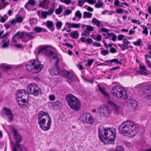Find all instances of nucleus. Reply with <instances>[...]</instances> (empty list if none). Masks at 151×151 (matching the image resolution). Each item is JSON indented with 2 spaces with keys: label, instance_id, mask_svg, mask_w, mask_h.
Masks as SVG:
<instances>
[{
  "label": "nucleus",
  "instance_id": "1",
  "mask_svg": "<svg viewBox=\"0 0 151 151\" xmlns=\"http://www.w3.org/2000/svg\"><path fill=\"white\" fill-rule=\"evenodd\" d=\"M52 47L49 45L45 46H40L38 49V52L47 56L52 57L55 60L54 64L55 66L53 67L49 70L51 75H58L60 72L59 68L58 67L59 60L57 57V54L51 50Z\"/></svg>",
  "mask_w": 151,
  "mask_h": 151
},
{
  "label": "nucleus",
  "instance_id": "2",
  "mask_svg": "<svg viewBox=\"0 0 151 151\" xmlns=\"http://www.w3.org/2000/svg\"><path fill=\"white\" fill-rule=\"evenodd\" d=\"M98 135L104 144H111L113 142V129L112 128H104L100 126L98 128Z\"/></svg>",
  "mask_w": 151,
  "mask_h": 151
},
{
  "label": "nucleus",
  "instance_id": "3",
  "mask_svg": "<svg viewBox=\"0 0 151 151\" xmlns=\"http://www.w3.org/2000/svg\"><path fill=\"white\" fill-rule=\"evenodd\" d=\"M38 122L41 129L46 131L50 128L52 121L47 113L40 111L38 114Z\"/></svg>",
  "mask_w": 151,
  "mask_h": 151
},
{
  "label": "nucleus",
  "instance_id": "4",
  "mask_svg": "<svg viewBox=\"0 0 151 151\" xmlns=\"http://www.w3.org/2000/svg\"><path fill=\"white\" fill-rule=\"evenodd\" d=\"M43 67V65L41 64L38 59L31 60L26 64V69L33 73L39 72Z\"/></svg>",
  "mask_w": 151,
  "mask_h": 151
},
{
  "label": "nucleus",
  "instance_id": "5",
  "mask_svg": "<svg viewBox=\"0 0 151 151\" xmlns=\"http://www.w3.org/2000/svg\"><path fill=\"white\" fill-rule=\"evenodd\" d=\"M12 130L13 134L14 136L17 143L13 148V151H27L26 148L23 146L20 145L18 143L22 140V137L19 134L17 130L12 127Z\"/></svg>",
  "mask_w": 151,
  "mask_h": 151
},
{
  "label": "nucleus",
  "instance_id": "6",
  "mask_svg": "<svg viewBox=\"0 0 151 151\" xmlns=\"http://www.w3.org/2000/svg\"><path fill=\"white\" fill-rule=\"evenodd\" d=\"M138 128V125L134 122L131 121H126L122 122L119 126V129L120 132H124L125 133L130 129Z\"/></svg>",
  "mask_w": 151,
  "mask_h": 151
},
{
  "label": "nucleus",
  "instance_id": "7",
  "mask_svg": "<svg viewBox=\"0 0 151 151\" xmlns=\"http://www.w3.org/2000/svg\"><path fill=\"white\" fill-rule=\"evenodd\" d=\"M114 96L119 99L122 98L126 99L128 97L126 90L118 85L114 86Z\"/></svg>",
  "mask_w": 151,
  "mask_h": 151
},
{
  "label": "nucleus",
  "instance_id": "8",
  "mask_svg": "<svg viewBox=\"0 0 151 151\" xmlns=\"http://www.w3.org/2000/svg\"><path fill=\"white\" fill-rule=\"evenodd\" d=\"M27 93L26 91L23 90H19L16 93V98L18 104L22 108L25 106L23 103L26 102L27 100L25 97V96H27Z\"/></svg>",
  "mask_w": 151,
  "mask_h": 151
},
{
  "label": "nucleus",
  "instance_id": "9",
  "mask_svg": "<svg viewBox=\"0 0 151 151\" xmlns=\"http://www.w3.org/2000/svg\"><path fill=\"white\" fill-rule=\"evenodd\" d=\"M40 89L34 83L29 84L27 87V94L29 93L35 96H37L40 92Z\"/></svg>",
  "mask_w": 151,
  "mask_h": 151
},
{
  "label": "nucleus",
  "instance_id": "10",
  "mask_svg": "<svg viewBox=\"0 0 151 151\" xmlns=\"http://www.w3.org/2000/svg\"><path fill=\"white\" fill-rule=\"evenodd\" d=\"M63 74L64 77L70 81L76 82L78 81V78L76 75L73 74L68 71L65 70L63 72Z\"/></svg>",
  "mask_w": 151,
  "mask_h": 151
},
{
  "label": "nucleus",
  "instance_id": "11",
  "mask_svg": "<svg viewBox=\"0 0 151 151\" xmlns=\"http://www.w3.org/2000/svg\"><path fill=\"white\" fill-rule=\"evenodd\" d=\"M81 120L84 123L92 124L93 123V120L92 116L87 113H84L80 117Z\"/></svg>",
  "mask_w": 151,
  "mask_h": 151
},
{
  "label": "nucleus",
  "instance_id": "12",
  "mask_svg": "<svg viewBox=\"0 0 151 151\" xmlns=\"http://www.w3.org/2000/svg\"><path fill=\"white\" fill-rule=\"evenodd\" d=\"M65 99L68 102V105L70 106H73V104L76 102V104L77 103L76 100L78 99L72 94L70 93L67 94L65 97Z\"/></svg>",
  "mask_w": 151,
  "mask_h": 151
},
{
  "label": "nucleus",
  "instance_id": "13",
  "mask_svg": "<svg viewBox=\"0 0 151 151\" xmlns=\"http://www.w3.org/2000/svg\"><path fill=\"white\" fill-rule=\"evenodd\" d=\"M98 111L104 116H108L110 112L109 108L104 106H99L98 108Z\"/></svg>",
  "mask_w": 151,
  "mask_h": 151
},
{
  "label": "nucleus",
  "instance_id": "14",
  "mask_svg": "<svg viewBox=\"0 0 151 151\" xmlns=\"http://www.w3.org/2000/svg\"><path fill=\"white\" fill-rule=\"evenodd\" d=\"M138 128H133L130 129L126 132L125 133L124 132H121L122 134L125 136H127L129 137H134L137 134L138 132Z\"/></svg>",
  "mask_w": 151,
  "mask_h": 151
},
{
  "label": "nucleus",
  "instance_id": "15",
  "mask_svg": "<svg viewBox=\"0 0 151 151\" xmlns=\"http://www.w3.org/2000/svg\"><path fill=\"white\" fill-rule=\"evenodd\" d=\"M143 95L147 98H151V87L149 86H146L144 87L142 90Z\"/></svg>",
  "mask_w": 151,
  "mask_h": 151
},
{
  "label": "nucleus",
  "instance_id": "16",
  "mask_svg": "<svg viewBox=\"0 0 151 151\" xmlns=\"http://www.w3.org/2000/svg\"><path fill=\"white\" fill-rule=\"evenodd\" d=\"M4 109L8 118L11 121L13 120L14 115L10 109L4 108Z\"/></svg>",
  "mask_w": 151,
  "mask_h": 151
},
{
  "label": "nucleus",
  "instance_id": "17",
  "mask_svg": "<svg viewBox=\"0 0 151 151\" xmlns=\"http://www.w3.org/2000/svg\"><path fill=\"white\" fill-rule=\"evenodd\" d=\"M24 35V32H18L13 37L12 41L14 43L17 42V39L21 38Z\"/></svg>",
  "mask_w": 151,
  "mask_h": 151
},
{
  "label": "nucleus",
  "instance_id": "18",
  "mask_svg": "<svg viewBox=\"0 0 151 151\" xmlns=\"http://www.w3.org/2000/svg\"><path fill=\"white\" fill-rule=\"evenodd\" d=\"M147 71V70L145 66L140 65L139 71L138 73L141 75H147L148 74Z\"/></svg>",
  "mask_w": 151,
  "mask_h": 151
},
{
  "label": "nucleus",
  "instance_id": "19",
  "mask_svg": "<svg viewBox=\"0 0 151 151\" xmlns=\"http://www.w3.org/2000/svg\"><path fill=\"white\" fill-rule=\"evenodd\" d=\"M47 27L52 31H53L55 29V27L53 25L52 21H47L45 24Z\"/></svg>",
  "mask_w": 151,
  "mask_h": 151
},
{
  "label": "nucleus",
  "instance_id": "20",
  "mask_svg": "<svg viewBox=\"0 0 151 151\" xmlns=\"http://www.w3.org/2000/svg\"><path fill=\"white\" fill-rule=\"evenodd\" d=\"M76 101L77 102V103L76 104V102L75 101V103L73 104V106H70L71 109H74L75 111H77L79 109L80 107V102L78 99Z\"/></svg>",
  "mask_w": 151,
  "mask_h": 151
},
{
  "label": "nucleus",
  "instance_id": "21",
  "mask_svg": "<svg viewBox=\"0 0 151 151\" xmlns=\"http://www.w3.org/2000/svg\"><path fill=\"white\" fill-rule=\"evenodd\" d=\"M82 14L80 11H78L76 12L75 14V16L74 18H72V19L73 21L79 20L82 17Z\"/></svg>",
  "mask_w": 151,
  "mask_h": 151
},
{
  "label": "nucleus",
  "instance_id": "22",
  "mask_svg": "<svg viewBox=\"0 0 151 151\" xmlns=\"http://www.w3.org/2000/svg\"><path fill=\"white\" fill-rule=\"evenodd\" d=\"M65 25H68L69 28H78L81 27V24L80 23H71L68 22H67L65 23Z\"/></svg>",
  "mask_w": 151,
  "mask_h": 151
},
{
  "label": "nucleus",
  "instance_id": "23",
  "mask_svg": "<svg viewBox=\"0 0 151 151\" xmlns=\"http://www.w3.org/2000/svg\"><path fill=\"white\" fill-rule=\"evenodd\" d=\"M23 20L22 17H19L15 19H12L11 22L12 24H15L16 23H19L22 22Z\"/></svg>",
  "mask_w": 151,
  "mask_h": 151
},
{
  "label": "nucleus",
  "instance_id": "24",
  "mask_svg": "<svg viewBox=\"0 0 151 151\" xmlns=\"http://www.w3.org/2000/svg\"><path fill=\"white\" fill-rule=\"evenodd\" d=\"M24 35L28 38L29 40L32 39L35 37V35L33 32H24Z\"/></svg>",
  "mask_w": 151,
  "mask_h": 151
},
{
  "label": "nucleus",
  "instance_id": "25",
  "mask_svg": "<svg viewBox=\"0 0 151 151\" xmlns=\"http://www.w3.org/2000/svg\"><path fill=\"white\" fill-rule=\"evenodd\" d=\"M70 37L73 38H78L79 36V34L77 31H74L71 32L69 34Z\"/></svg>",
  "mask_w": 151,
  "mask_h": 151
},
{
  "label": "nucleus",
  "instance_id": "26",
  "mask_svg": "<svg viewBox=\"0 0 151 151\" xmlns=\"http://www.w3.org/2000/svg\"><path fill=\"white\" fill-rule=\"evenodd\" d=\"M130 104L133 110H135L137 109L138 103L136 101H131L130 103Z\"/></svg>",
  "mask_w": 151,
  "mask_h": 151
},
{
  "label": "nucleus",
  "instance_id": "27",
  "mask_svg": "<svg viewBox=\"0 0 151 151\" xmlns=\"http://www.w3.org/2000/svg\"><path fill=\"white\" fill-rule=\"evenodd\" d=\"M98 87L99 90L100 92L102 93L105 96H109V94L107 92L105 91V88H101L100 87L99 85H98Z\"/></svg>",
  "mask_w": 151,
  "mask_h": 151
},
{
  "label": "nucleus",
  "instance_id": "28",
  "mask_svg": "<svg viewBox=\"0 0 151 151\" xmlns=\"http://www.w3.org/2000/svg\"><path fill=\"white\" fill-rule=\"evenodd\" d=\"M12 65H4L2 66V68L4 71H7L12 69Z\"/></svg>",
  "mask_w": 151,
  "mask_h": 151
},
{
  "label": "nucleus",
  "instance_id": "29",
  "mask_svg": "<svg viewBox=\"0 0 151 151\" xmlns=\"http://www.w3.org/2000/svg\"><path fill=\"white\" fill-rule=\"evenodd\" d=\"M5 40H2V42H4L3 45L2 46V47L3 48H7L9 44V40H7L5 42Z\"/></svg>",
  "mask_w": 151,
  "mask_h": 151
},
{
  "label": "nucleus",
  "instance_id": "30",
  "mask_svg": "<svg viewBox=\"0 0 151 151\" xmlns=\"http://www.w3.org/2000/svg\"><path fill=\"white\" fill-rule=\"evenodd\" d=\"M92 13L88 12H85L83 13V18H86V17L91 18L92 16Z\"/></svg>",
  "mask_w": 151,
  "mask_h": 151
},
{
  "label": "nucleus",
  "instance_id": "31",
  "mask_svg": "<svg viewBox=\"0 0 151 151\" xmlns=\"http://www.w3.org/2000/svg\"><path fill=\"white\" fill-rule=\"evenodd\" d=\"M114 109L115 110V111L117 114H119L120 113L121 109L120 108V107L118 106L115 104H114Z\"/></svg>",
  "mask_w": 151,
  "mask_h": 151
},
{
  "label": "nucleus",
  "instance_id": "32",
  "mask_svg": "<svg viewBox=\"0 0 151 151\" xmlns=\"http://www.w3.org/2000/svg\"><path fill=\"white\" fill-rule=\"evenodd\" d=\"M92 22L95 24L98 27H99L100 25V22L99 20H98L95 18H94L92 21Z\"/></svg>",
  "mask_w": 151,
  "mask_h": 151
},
{
  "label": "nucleus",
  "instance_id": "33",
  "mask_svg": "<svg viewBox=\"0 0 151 151\" xmlns=\"http://www.w3.org/2000/svg\"><path fill=\"white\" fill-rule=\"evenodd\" d=\"M101 54L103 56H105L106 55L109 54V50H104L102 48H101Z\"/></svg>",
  "mask_w": 151,
  "mask_h": 151
},
{
  "label": "nucleus",
  "instance_id": "34",
  "mask_svg": "<svg viewBox=\"0 0 151 151\" xmlns=\"http://www.w3.org/2000/svg\"><path fill=\"white\" fill-rule=\"evenodd\" d=\"M63 11V8L62 6H60L59 7L56 9L55 13L57 14H61Z\"/></svg>",
  "mask_w": 151,
  "mask_h": 151
},
{
  "label": "nucleus",
  "instance_id": "35",
  "mask_svg": "<svg viewBox=\"0 0 151 151\" xmlns=\"http://www.w3.org/2000/svg\"><path fill=\"white\" fill-rule=\"evenodd\" d=\"M29 23L30 24H36L37 22V19L36 18H32L30 19L29 20Z\"/></svg>",
  "mask_w": 151,
  "mask_h": 151
},
{
  "label": "nucleus",
  "instance_id": "36",
  "mask_svg": "<svg viewBox=\"0 0 151 151\" xmlns=\"http://www.w3.org/2000/svg\"><path fill=\"white\" fill-rule=\"evenodd\" d=\"M7 19V16L6 15H5L3 17H1L0 22L2 23H4L5 22Z\"/></svg>",
  "mask_w": 151,
  "mask_h": 151
},
{
  "label": "nucleus",
  "instance_id": "37",
  "mask_svg": "<svg viewBox=\"0 0 151 151\" xmlns=\"http://www.w3.org/2000/svg\"><path fill=\"white\" fill-rule=\"evenodd\" d=\"M142 27L143 29V30L142 32V33L145 34V35H147L148 34V32L147 27L144 25H142Z\"/></svg>",
  "mask_w": 151,
  "mask_h": 151
},
{
  "label": "nucleus",
  "instance_id": "38",
  "mask_svg": "<svg viewBox=\"0 0 151 151\" xmlns=\"http://www.w3.org/2000/svg\"><path fill=\"white\" fill-rule=\"evenodd\" d=\"M142 42V41L141 39H138L135 42H133V43L135 46H138L140 45V44Z\"/></svg>",
  "mask_w": 151,
  "mask_h": 151
},
{
  "label": "nucleus",
  "instance_id": "39",
  "mask_svg": "<svg viewBox=\"0 0 151 151\" xmlns=\"http://www.w3.org/2000/svg\"><path fill=\"white\" fill-rule=\"evenodd\" d=\"M46 0H43L41 1L39 4V6L40 7H44L45 6Z\"/></svg>",
  "mask_w": 151,
  "mask_h": 151
},
{
  "label": "nucleus",
  "instance_id": "40",
  "mask_svg": "<svg viewBox=\"0 0 151 151\" xmlns=\"http://www.w3.org/2000/svg\"><path fill=\"white\" fill-rule=\"evenodd\" d=\"M62 23L61 21H58L56 23V26L57 28L59 29L61 27Z\"/></svg>",
  "mask_w": 151,
  "mask_h": 151
},
{
  "label": "nucleus",
  "instance_id": "41",
  "mask_svg": "<svg viewBox=\"0 0 151 151\" xmlns=\"http://www.w3.org/2000/svg\"><path fill=\"white\" fill-rule=\"evenodd\" d=\"M124 148L123 146H120L117 147L114 151H124Z\"/></svg>",
  "mask_w": 151,
  "mask_h": 151
},
{
  "label": "nucleus",
  "instance_id": "42",
  "mask_svg": "<svg viewBox=\"0 0 151 151\" xmlns=\"http://www.w3.org/2000/svg\"><path fill=\"white\" fill-rule=\"evenodd\" d=\"M7 5L6 3H0V10L5 8Z\"/></svg>",
  "mask_w": 151,
  "mask_h": 151
},
{
  "label": "nucleus",
  "instance_id": "43",
  "mask_svg": "<svg viewBox=\"0 0 151 151\" xmlns=\"http://www.w3.org/2000/svg\"><path fill=\"white\" fill-rule=\"evenodd\" d=\"M27 3L32 6H34L35 5V0H29Z\"/></svg>",
  "mask_w": 151,
  "mask_h": 151
},
{
  "label": "nucleus",
  "instance_id": "44",
  "mask_svg": "<svg viewBox=\"0 0 151 151\" xmlns=\"http://www.w3.org/2000/svg\"><path fill=\"white\" fill-rule=\"evenodd\" d=\"M103 5L102 3L98 2L95 5V6L96 8H99L101 7Z\"/></svg>",
  "mask_w": 151,
  "mask_h": 151
},
{
  "label": "nucleus",
  "instance_id": "45",
  "mask_svg": "<svg viewBox=\"0 0 151 151\" xmlns=\"http://www.w3.org/2000/svg\"><path fill=\"white\" fill-rule=\"evenodd\" d=\"M90 33V32L89 31L85 30L83 32L82 35L88 36L89 35Z\"/></svg>",
  "mask_w": 151,
  "mask_h": 151
},
{
  "label": "nucleus",
  "instance_id": "46",
  "mask_svg": "<svg viewBox=\"0 0 151 151\" xmlns=\"http://www.w3.org/2000/svg\"><path fill=\"white\" fill-rule=\"evenodd\" d=\"M94 60L93 59H91V60H88L87 62V65L88 66H90L92 63L93 62Z\"/></svg>",
  "mask_w": 151,
  "mask_h": 151
},
{
  "label": "nucleus",
  "instance_id": "47",
  "mask_svg": "<svg viewBox=\"0 0 151 151\" xmlns=\"http://www.w3.org/2000/svg\"><path fill=\"white\" fill-rule=\"evenodd\" d=\"M29 3H27L25 5V8L28 11L30 10L31 9V7Z\"/></svg>",
  "mask_w": 151,
  "mask_h": 151
},
{
  "label": "nucleus",
  "instance_id": "48",
  "mask_svg": "<svg viewBox=\"0 0 151 151\" xmlns=\"http://www.w3.org/2000/svg\"><path fill=\"white\" fill-rule=\"evenodd\" d=\"M35 29L37 32H40L42 30V28L40 27H36Z\"/></svg>",
  "mask_w": 151,
  "mask_h": 151
},
{
  "label": "nucleus",
  "instance_id": "49",
  "mask_svg": "<svg viewBox=\"0 0 151 151\" xmlns=\"http://www.w3.org/2000/svg\"><path fill=\"white\" fill-rule=\"evenodd\" d=\"M120 47L122 50L128 49V47L124 45H121Z\"/></svg>",
  "mask_w": 151,
  "mask_h": 151
},
{
  "label": "nucleus",
  "instance_id": "50",
  "mask_svg": "<svg viewBox=\"0 0 151 151\" xmlns=\"http://www.w3.org/2000/svg\"><path fill=\"white\" fill-rule=\"evenodd\" d=\"M123 43L124 45L128 47V45L129 44L130 42L126 39H124L123 40Z\"/></svg>",
  "mask_w": 151,
  "mask_h": 151
},
{
  "label": "nucleus",
  "instance_id": "51",
  "mask_svg": "<svg viewBox=\"0 0 151 151\" xmlns=\"http://www.w3.org/2000/svg\"><path fill=\"white\" fill-rule=\"evenodd\" d=\"M113 62V59H112L110 60H108L105 62V63H106L108 64V65L109 66H111L112 65V63Z\"/></svg>",
  "mask_w": 151,
  "mask_h": 151
},
{
  "label": "nucleus",
  "instance_id": "52",
  "mask_svg": "<svg viewBox=\"0 0 151 151\" xmlns=\"http://www.w3.org/2000/svg\"><path fill=\"white\" fill-rule=\"evenodd\" d=\"M119 0H115L114 2V4L115 6H119L120 7H122V5H119Z\"/></svg>",
  "mask_w": 151,
  "mask_h": 151
},
{
  "label": "nucleus",
  "instance_id": "53",
  "mask_svg": "<svg viewBox=\"0 0 151 151\" xmlns=\"http://www.w3.org/2000/svg\"><path fill=\"white\" fill-rule=\"evenodd\" d=\"M41 14L44 18H46L48 15L47 12H43L41 13Z\"/></svg>",
  "mask_w": 151,
  "mask_h": 151
},
{
  "label": "nucleus",
  "instance_id": "54",
  "mask_svg": "<svg viewBox=\"0 0 151 151\" xmlns=\"http://www.w3.org/2000/svg\"><path fill=\"white\" fill-rule=\"evenodd\" d=\"M87 29L89 31H92L93 30V27L89 25H87Z\"/></svg>",
  "mask_w": 151,
  "mask_h": 151
},
{
  "label": "nucleus",
  "instance_id": "55",
  "mask_svg": "<svg viewBox=\"0 0 151 151\" xmlns=\"http://www.w3.org/2000/svg\"><path fill=\"white\" fill-rule=\"evenodd\" d=\"M71 13V11L70 10L67 9L66 10L65 12L64 13V15H67Z\"/></svg>",
  "mask_w": 151,
  "mask_h": 151
},
{
  "label": "nucleus",
  "instance_id": "56",
  "mask_svg": "<svg viewBox=\"0 0 151 151\" xmlns=\"http://www.w3.org/2000/svg\"><path fill=\"white\" fill-rule=\"evenodd\" d=\"M9 34V33L8 32H6V33L4 34L2 36L0 37V38L1 39L2 38H5L6 39L7 36Z\"/></svg>",
  "mask_w": 151,
  "mask_h": 151
},
{
  "label": "nucleus",
  "instance_id": "57",
  "mask_svg": "<svg viewBox=\"0 0 151 151\" xmlns=\"http://www.w3.org/2000/svg\"><path fill=\"white\" fill-rule=\"evenodd\" d=\"M116 11L117 13H122L123 12V10L121 8L117 9Z\"/></svg>",
  "mask_w": 151,
  "mask_h": 151
},
{
  "label": "nucleus",
  "instance_id": "58",
  "mask_svg": "<svg viewBox=\"0 0 151 151\" xmlns=\"http://www.w3.org/2000/svg\"><path fill=\"white\" fill-rule=\"evenodd\" d=\"M53 9H49L47 13L48 15H51L54 12Z\"/></svg>",
  "mask_w": 151,
  "mask_h": 151
},
{
  "label": "nucleus",
  "instance_id": "59",
  "mask_svg": "<svg viewBox=\"0 0 151 151\" xmlns=\"http://www.w3.org/2000/svg\"><path fill=\"white\" fill-rule=\"evenodd\" d=\"M49 98L50 99L51 101L54 100L55 99V96L53 95H50Z\"/></svg>",
  "mask_w": 151,
  "mask_h": 151
},
{
  "label": "nucleus",
  "instance_id": "60",
  "mask_svg": "<svg viewBox=\"0 0 151 151\" xmlns=\"http://www.w3.org/2000/svg\"><path fill=\"white\" fill-rule=\"evenodd\" d=\"M101 39V36L100 35H97V37L96 39H95L96 40L98 41H100Z\"/></svg>",
  "mask_w": 151,
  "mask_h": 151
},
{
  "label": "nucleus",
  "instance_id": "61",
  "mask_svg": "<svg viewBox=\"0 0 151 151\" xmlns=\"http://www.w3.org/2000/svg\"><path fill=\"white\" fill-rule=\"evenodd\" d=\"M114 62L116 64H119L120 65L122 63L121 62L119 61V60L116 59H114Z\"/></svg>",
  "mask_w": 151,
  "mask_h": 151
},
{
  "label": "nucleus",
  "instance_id": "62",
  "mask_svg": "<svg viewBox=\"0 0 151 151\" xmlns=\"http://www.w3.org/2000/svg\"><path fill=\"white\" fill-rule=\"evenodd\" d=\"M78 5L81 6H82L83 4H84V2L83 0H80L78 1Z\"/></svg>",
  "mask_w": 151,
  "mask_h": 151
},
{
  "label": "nucleus",
  "instance_id": "63",
  "mask_svg": "<svg viewBox=\"0 0 151 151\" xmlns=\"http://www.w3.org/2000/svg\"><path fill=\"white\" fill-rule=\"evenodd\" d=\"M96 2V0H88V3L90 4H93Z\"/></svg>",
  "mask_w": 151,
  "mask_h": 151
},
{
  "label": "nucleus",
  "instance_id": "64",
  "mask_svg": "<svg viewBox=\"0 0 151 151\" xmlns=\"http://www.w3.org/2000/svg\"><path fill=\"white\" fill-rule=\"evenodd\" d=\"M4 26L7 29H9L11 27V25L10 24H8L7 23H5L4 24Z\"/></svg>",
  "mask_w": 151,
  "mask_h": 151
}]
</instances>
